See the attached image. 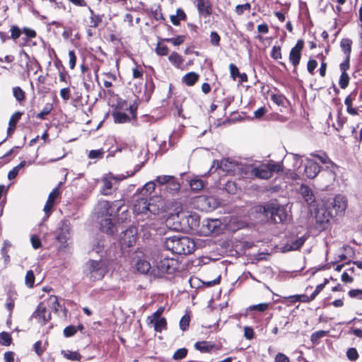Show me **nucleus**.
<instances>
[{"instance_id":"obj_15","label":"nucleus","mask_w":362,"mask_h":362,"mask_svg":"<svg viewBox=\"0 0 362 362\" xmlns=\"http://www.w3.org/2000/svg\"><path fill=\"white\" fill-rule=\"evenodd\" d=\"M196 7L200 16L207 18L213 13V6L210 0H196Z\"/></svg>"},{"instance_id":"obj_63","label":"nucleus","mask_w":362,"mask_h":362,"mask_svg":"<svg viewBox=\"0 0 362 362\" xmlns=\"http://www.w3.org/2000/svg\"><path fill=\"white\" fill-rule=\"evenodd\" d=\"M10 30L11 37L14 40H17L23 33V30H21L17 25H12Z\"/></svg>"},{"instance_id":"obj_41","label":"nucleus","mask_w":362,"mask_h":362,"mask_svg":"<svg viewBox=\"0 0 362 362\" xmlns=\"http://www.w3.org/2000/svg\"><path fill=\"white\" fill-rule=\"evenodd\" d=\"M318 65V63L316 59L313 58H310L307 62V71L311 75L314 76L315 74V69Z\"/></svg>"},{"instance_id":"obj_56","label":"nucleus","mask_w":362,"mask_h":362,"mask_svg":"<svg viewBox=\"0 0 362 362\" xmlns=\"http://www.w3.org/2000/svg\"><path fill=\"white\" fill-rule=\"evenodd\" d=\"M269 306V303H262L257 305H253L250 306L249 309L250 310H255L258 312H264L268 310Z\"/></svg>"},{"instance_id":"obj_27","label":"nucleus","mask_w":362,"mask_h":362,"mask_svg":"<svg viewBox=\"0 0 362 362\" xmlns=\"http://www.w3.org/2000/svg\"><path fill=\"white\" fill-rule=\"evenodd\" d=\"M187 18L185 11L182 8H178L176 10V14L170 16V21L174 25L178 26L180 25V21H186Z\"/></svg>"},{"instance_id":"obj_39","label":"nucleus","mask_w":362,"mask_h":362,"mask_svg":"<svg viewBox=\"0 0 362 362\" xmlns=\"http://www.w3.org/2000/svg\"><path fill=\"white\" fill-rule=\"evenodd\" d=\"M62 354L63 356L69 360L71 361H80L81 356L79 353L76 351H62Z\"/></svg>"},{"instance_id":"obj_24","label":"nucleus","mask_w":362,"mask_h":362,"mask_svg":"<svg viewBox=\"0 0 362 362\" xmlns=\"http://www.w3.org/2000/svg\"><path fill=\"white\" fill-rule=\"evenodd\" d=\"M199 79V74L194 71H190L187 73L182 77V83L187 86H193L198 82Z\"/></svg>"},{"instance_id":"obj_13","label":"nucleus","mask_w":362,"mask_h":362,"mask_svg":"<svg viewBox=\"0 0 362 362\" xmlns=\"http://www.w3.org/2000/svg\"><path fill=\"white\" fill-rule=\"evenodd\" d=\"M357 94L358 90L356 88L344 99L346 112L351 116H356L359 115L358 107L354 105V102L356 100Z\"/></svg>"},{"instance_id":"obj_3","label":"nucleus","mask_w":362,"mask_h":362,"mask_svg":"<svg viewBox=\"0 0 362 362\" xmlns=\"http://www.w3.org/2000/svg\"><path fill=\"white\" fill-rule=\"evenodd\" d=\"M165 244L168 250L177 255H187L193 252L195 249L194 241L186 236L167 238Z\"/></svg>"},{"instance_id":"obj_60","label":"nucleus","mask_w":362,"mask_h":362,"mask_svg":"<svg viewBox=\"0 0 362 362\" xmlns=\"http://www.w3.org/2000/svg\"><path fill=\"white\" fill-rule=\"evenodd\" d=\"M52 110V104H47L43 110L37 115V118L40 119H45L46 116L48 115Z\"/></svg>"},{"instance_id":"obj_2","label":"nucleus","mask_w":362,"mask_h":362,"mask_svg":"<svg viewBox=\"0 0 362 362\" xmlns=\"http://www.w3.org/2000/svg\"><path fill=\"white\" fill-rule=\"evenodd\" d=\"M284 171L282 163H276L270 160L267 163L262 164L257 167H247L245 174L250 179L259 178L267 180L271 178L274 173H279Z\"/></svg>"},{"instance_id":"obj_58","label":"nucleus","mask_w":362,"mask_h":362,"mask_svg":"<svg viewBox=\"0 0 362 362\" xmlns=\"http://www.w3.org/2000/svg\"><path fill=\"white\" fill-rule=\"evenodd\" d=\"M11 337L8 332H3L0 333V344L4 346L10 345L11 342Z\"/></svg>"},{"instance_id":"obj_50","label":"nucleus","mask_w":362,"mask_h":362,"mask_svg":"<svg viewBox=\"0 0 362 362\" xmlns=\"http://www.w3.org/2000/svg\"><path fill=\"white\" fill-rule=\"evenodd\" d=\"M16 293L12 291H10L8 293V302L6 304V307L10 311V314L12 313L14 308V300L16 299Z\"/></svg>"},{"instance_id":"obj_1","label":"nucleus","mask_w":362,"mask_h":362,"mask_svg":"<svg viewBox=\"0 0 362 362\" xmlns=\"http://www.w3.org/2000/svg\"><path fill=\"white\" fill-rule=\"evenodd\" d=\"M347 206L344 196L337 194L334 198L325 202L322 207L319 209L315 215L316 223L320 230H326L332 218L344 214Z\"/></svg>"},{"instance_id":"obj_48","label":"nucleus","mask_w":362,"mask_h":362,"mask_svg":"<svg viewBox=\"0 0 362 362\" xmlns=\"http://www.w3.org/2000/svg\"><path fill=\"white\" fill-rule=\"evenodd\" d=\"M35 283V274L33 271L29 270L27 272L25 278V284L28 288H33Z\"/></svg>"},{"instance_id":"obj_6","label":"nucleus","mask_w":362,"mask_h":362,"mask_svg":"<svg viewBox=\"0 0 362 362\" xmlns=\"http://www.w3.org/2000/svg\"><path fill=\"white\" fill-rule=\"evenodd\" d=\"M266 216L269 217L274 223H283L287 221L288 214L285 206L277 202H272L264 206Z\"/></svg>"},{"instance_id":"obj_9","label":"nucleus","mask_w":362,"mask_h":362,"mask_svg":"<svg viewBox=\"0 0 362 362\" xmlns=\"http://www.w3.org/2000/svg\"><path fill=\"white\" fill-rule=\"evenodd\" d=\"M304 45V40L303 39H298L296 45L290 50L288 59L293 66V72H295L300 64Z\"/></svg>"},{"instance_id":"obj_23","label":"nucleus","mask_w":362,"mask_h":362,"mask_svg":"<svg viewBox=\"0 0 362 362\" xmlns=\"http://www.w3.org/2000/svg\"><path fill=\"white\" fill-rule=\"evenodd\" d=\"M300 193L308 204L311 205L315 202V196L312 189L308 186L302 185L300 187Z\"/></svg>"},{"instance_id":"obj_54","label":"nucleus","mask_w":362,"mask_h":362,"mask_svg":"<svg viewBox=\"0 0 362 362\" xmlns=\"http://www.w3.org/2000/svg\"><path fill=\"white\" fill-rule=\"evenodd\" d=\"M156 182H148L143 186V188L141 190V193L144 195L148 193H151L154 191L156 187Z\"/></svg>"},{"instance_id":"obj_31","label":"nucleus","mask_w":362,"mask_h":362,"mask_svg":"<svg viewBox=\"0 0 362 362\" xmlns=\"http://www.w3.org/2000/svg\"><path fill=\"white\" fill-rule=\"evenodd\" d=\"M110 209V202L105 200L100 201L95 209L98 216L107 217Z\"/></svg>"},{"instance_id":"obj_40","label":"nucleus","mask_w":362,"mask_h":362,"mask_svg":"<svg viewBox=\"0 0 362 362\" xmlns=\"http://www.w3.org/2000/svg\"><path fill=\"white\" fill-rule=\"evenodd\" d=\"M346 121L347 118L341 115V108H339L337 111V126H334L335 129L339 132L343 128Z\"/></svg>"},{"instance_id":"obj_32","label":"nucleus","mask_w":362,"mask_h":362,"mask_svg":"<svg viewBox=\"0 0 362 362\" xmlns=\"http://www.w3.org/2000/svg\"><path fill=\"white\" fill-rule=\"evenodd\" d=\"M101 230L107 234H113L115 233V225L110 218H105L100 222Z\"/></svg>"},{"instance_id":"obj_30","label":"nucleus","mask_w":362,"mask_h":362,"mask_svg":"<svg viewBox=\"0 0 362 362\" xmlns=\"http://www.w3.org/2000/svg\"><path fill=\"white\" fill-rule=\"evenodd\" d=\"M181 185L177 178L174 176H171L170 180L168 182L165 186V189L171 194H175L180 190Z\"/></svg>"},{"instance_id":"obj_28","label":"nucleus","mask_w":362,"mask_h":362,"mask_svg":"<svg viewBox=\"0 0 362 362\" xmlns=\"http://www.w3.org/2000/svg\"><path fill=\"white\" fill-rule=\"evenodd\" d=\"M284 298L286 302H289L291 303H295L296 302L310 303L312 301L311 299L310 298V296L305 294L292 295L286 296Z\"/></svg>"},{"instance_id":"obj_53","label":"nucleus","mask_w":362,"mask_h":362,"mask_svg":"<svg viewBox=\"0 0 362 362\" xmlns=\"http://www.w3.org/2000/svg\"><path fill=\"white\" fill-rule=\"evenodd\" d=\"M156 52L159 56H166L169 53V49L166 45L158 42L156 47Z\"/></svg>"},{"instance_id":"obj_8","label":"nucleus","mask_w":362,"mask_h":362,"mask_svg":"<svg viewBox=\"0 0 362 362\" xmlns=\"http://www.w3.org/2000/svg\"><path fill=\"white\" fill-rule=\"evenodd\" d=\"M139 90L137 91V101L148 102L154 89V84L151 78L145 81L141 78L139 81Z\"/></svg>"},{"instance_id":"obj_43","label":"nucleus","mask_w":362,"mask_h":362,"mask_svg":"<svg viewBox=\"0 0 362 362\" xmlns=\"http://www.w3.org/2000/svg\"><path fill=\"white\" fill-rule=\"evenodd\" d=\"M46 313V308L42 305V303H40L36 310L33 313L32 317L38 318L42 320V316L45 315Z\"/></svg>"},{"instance_id":"obj_20","label":"nucleus","mask_w":362,"mask_h":362,"mask_svg":"<svg viewBox=\"0 0 362 362\" xmlns=\"http://www.w3.org/2000/svg\"><path fill=\"white\" fill-rule=\"evenodd\" d=\"M170 63L177 69H184V58L177 52H173L168 56Z\"/></svg>"},{"instance_id":"obj_25","label":"nucleus","mask_w":362,"mask_h":362,"mask_svg":"<svg viewBox=\"0 0 362 362\" xmlns=\"http://www.w3.org/2000/svg\"><path fill=\"white\" fill-rule=\"evenodd\" d=\"M215 165L216 166V168L226 173L232 171L233 168V163L230 162L228 158H224L221 160H215L214 161L213 167Z\"/></svg>"},{"instance_id":"obj_34","label":"nucleus","mask_w":362,"mask_h":362,"mask_svg":"<svg viewBox=\"0 0 362 362\" xmlns=\"http://www.w3.org/2000/svg\"><path fill=\"white\" fill-rule=\"evenodd\" d=\"M205 186L204 181L199 178L192 179L189 181V187L192 192L197 193L201 191Z\"/></svg>"},{"instance_id":"obj_61","label":"nucleus","mask_w":362,"mask_h":362,"mask_svg":"<svg viewBox=\"0 0 362 362\" xmlns=\"http://www.w3.org/2000/svg\"><path fill=\"white\" fill-rule=\"evenodd\" d=\"M13 93L16 99L21 102L25 99V92L20 87H15L13 88Z\"/></svg>"},{"instance_id":"obj_11","label":"nucleus","mask_w":362,"mask_h":362,"mask_svg":"<svg viewBox=\"0 0 362 362\" xmlns=\"http://www.w3.org/2000/svg\"><path fill=\"white\" fill-rule=\"evenodd\" d=\"M197 202L202 211H212L218 206L219 202L213 196H199Z\"/></svg>"},{"instance_id":"obj_12","label":"nucleus","mask_w":362,"mask_h":362,"mask_svg":"<svg viewBox=\"0 0 362 362\" xmlns=\"http://www.w3.org/2000/svg\"><path fill=\"white\" fill-rule=\"evenodd\" d=\"M310 156L317 159V162L324 165L327 169L330 170L331 171H334V168H337L336 164L332 161V160L329 158L327 153L322 151H317L311 153Z\"/></svg>"},{"instance_id":"obj_47","label":"nucleus","mask_w":362,"mask_h":362,"mask_svg":"<svg viewBox=\"0 0 362 362\" xmlns=\"http://www.w3.org/2000/svg\"><path fill=\"white\" fill-rule=\"evenodd\" d=\"M48 303L54 312L57 313L59 311L60 305L56 296H51L48 300Z\"/></svg>"},{"instance_id":"obj_59","label":"nucleus","mask_w":362,"mask_h":362,"mask_svg":"<svg viewBox=\"0 0 362 362\" xmlns=\"http://www.w3.org/2000/svg\"><path fill=\"white\" fill-rule=\"evenodd\" d=\"M327 334V332L324 330L317 331L311 334L310 340L313 344L318 342L319 339Z\"/></svg>"},{"instance_id":"obj_38","label":"nucleus","mask_w":362,"mask_h":362,"mask_svg":"<svg viewBox=\"0 0 362 362\" xmlns=\"http://www.w3.org/2000/svg\"><path fill=\"white\" fill-rule=\"evenodd\" d=\"M190 315L189 313H185L180 319L179 322L180 328L182 331L185 332L189 329L190 322Z\"/></svg>"},{"instance_id":"obj_36","label":"nucleus","mask_w":362,"mask_h":362,"mask_svg":"<svg viewBox=\"0 0 362 362\" xmlns=\"http://www.w3.org/2000/svg\"><path fill=\"white\" fill-rule=\"evenodd\" d=\"M150 324H153L154 330L157 332H161L163 330H166L168 327L167 320L165 317L158 319Z\"/></svg>"},{"instance_id":"obj_35","label":"nucleus","mask_w":362,"mask_h":362,"mask_svg":"<svg viewBox=\"0 0 362 362\" xmlns=\"http://www.w3.org/2000/svg\"><path fill=\"white\" fill-rule=\"evenodd\" d=\"M122 206V201L117 200L113 202H110V209L107 214L108 217H114L117 216V213Z\"/></svg>"},{"instance_id":"obj_51","label":"nucleus","mask_w":362,"mask_h":362,"mask_svg":"<svg viewBox=\"0 0 362 362\" xmlns=\"http://www.w3.org/2000/svg\"><path fill=\"white\" fill-rule=\"evenodd\" d=\"M329 280L325 279L324 282L317 285L313 292V293L310 296V298L311 300H313L316 296L324 289L325 286L328 284Z\"/></svg>"},{"instance_id":"obj_16","label":"nucleus","mask_w":362,"mask_h":362,"mask_svg":"<svg viewBox=\"0 0 362 362\" xmlns=\"http://www.w3.org/2000/svg\"><path fill=\"white\" fill-rule=\"evenodd\" d=\"M320 171V167L317 161L307 158L305 165L304 175L309 179L315 178Z\"/></svg>"},{"instance_id":"obj_44","label":"nucleus","mask_w":362,"mask_h":362,"mask_svg":"<svg viewBox=\"0 0 362 362\" xmlns=\"http://www.w3.org/2000/svg\"><path fill=\"white\" fill-rule=\"evenodd\" d=\"M26 164L25 160L21 162L17 166L14 167L8 174V180H11L17 176L20 169L23 168Z\"/></svg>"},{"instance_id":"obj_46","label":"nucleus","mask_w":362,"mask_h":362,"mask_svg":"<svg viewBox=\"0 0 362 362\" xmlns=\"http://www.w3.org/2000/svg\"><path fill=\"white\" fill-rule=\"evenodd\" d=\"M187 353L188 350L186 348L178 349L173 354V358L176 361L182 360L187 356Z\"/></svg>"},{"instance_id":"obj_62","label":"nucleus","mask_w":362,"mask_h":362,"mask_svg":"<svg viewBox=\"0 0 362 362\" xmlns=\"http://www.w3.org/2000/svg\"><path fill=\"white\" fill-rule=\"evenodd\" d=\"M172 175H159L155 180V182L158 186L167 185Z\"/></svg>"},{"instance_id":"obj_33","label":"nucleus","mask_w":362,"mask_h":362,"mask_svg":"<svg viewBox=\"0 0 362 362\" xmlns=\"http://www.w3.org/2000/svg\"><path fill=\"white\" fill-rule=\"evenodd\" d=\"M216 221L215 220H206L204 221L202 224V232L206 235L212 233L216 227Z\"/></svg>"},{"instance_id":"obj_42","label":"nucleus","mask_w":362,"mask_h":362,"mask_svg":"<svg viewBox=\"0 0 362 362\" xmlns=\"http://www.w3.org/2000/svg\"><path fill=\"white\" fill-rule=\"evenodd\" d=\"M251 10V4L248 2L244 4H238L235 6V12L238 16H241L245 11H250Z\"/></svg>"},{"instance_id":"obj_64","label":"nucleus","mask_w":362,"mask_h":362,"mask_svg":"<svg viewBox=\"0 0 362 362\" xmlns=\"http://www.w3.org/2000/svg\"><path fill=\"white\" fill-rule=\"evenodd\" d=\"M77 332V328L74 325H69L64 329V335L66 337L74 336Z\"/></svg>"},{"instance_id":"obj_7","label":"nucleus","mask_w":362,"mask_h":362,"mask_svg":"<svg viewBox=\"0 0 362 362\" xmlns=\"http://www.w3.org/2000/svg\"><path fill=\"white\" fill-rule=\"evenodd\" d=\"M107 272V267L104 261L90 259L86 264L85 273L92 281L102 279Z\"/></svg>"},{"instance_id":"obj_4","label":"nucleus","mask_w":362,"mask_h":362,"mask_svg":"<svg viewBox=\"0 0 362 362\" xmlns=\"http://www.w3.org/2000/svg\"><path fill=\"white\" fill-rule=\"evenodd\" d=\"M168 208L165 200L160 197H151L148 202L143 197L137 198V214H145L147 211L153 214H159L166 212Z\"/></svg>"},{"instance_id":"obj_22","label":"nucleus","mask_w":362,"mask_h":362,"mask_svg":"<svg viewBox=\"0 0 362 362\" xmlns=\"http://www.w3.org/2000/svg\"><path fill=\"white\" fill-rule=\"evenodd\" d=\"M70 237V223L67 221H64L62 223L60 228V233L57 236V239L61 243H65Z\"/></svg>"},{"instance_id":"obj_37","label":"nucleus","mask_w":362,"mask_h":362,"mask_svg":"<svg viewBox=\"0 0 362 362\" xmlns=\"http://www.w3.org/2000/svg\"><path fill=\"white\" fill-rule=\"evenodd\" d=\"M112 116L116 123H124L130 121V117L125 112H114Z\"/></svg>"},{"instance_id":"obj_55","label":"nucleus","mask_w":362,"mask_h":362,"mask_svg":"<svg viewBox=\"0 0 362 362\" xmlns=\"http://www.w3.org/2000/svg\"><path fill=\"white\" fill-rule=\"evenodd\" d=\"M165 308L162 306L158 308V310L152 314V315L148 317V322H152V321H155L158 319H160L163 317H161L162 314L164 312Z\"/></svg>"},{"instance_id":"obj_57","label":"nucleus","mask_w":362,"mask_h":362,"mask_svg":"<svg viewBox=\"0 0 362 362\" xmlns=\"http://www.w3.org/2000/svg\"><path fill=\"white\" fill-rule=\"evenodd\" d=\"M221 37L216 31H211L210 33V42L214 47L220 45Z\"/></svg>"},{"instance_id":"obj_29","label":"nucleus","mask_w":362,"mask_h":362,"mask_svg":"<svg viewBox=\"0 0 362 362\" xmlns=\"http://www.w3.org/2000/svg\"><path fill=\"white\" fill-rule=\"evenodd\" d=\"M214 346V344L207 341H197L194 344V348L202 353H209Z\"/></svg>"},{"instance_id":"obj_10","label":"nucleus","mask_w":362,"mask_h":362,"mask_svg":"<svg viewBox=\"0 0 362 362\" xmlns=\"http://www.w3.org/2000/svg\"><path fill=\"white\" fill-rule=\"evenodd\" d=\"M122 249L129 251L136 244V227L130 226L125 231L122 232L120 240Z\"/></svg>"},{"instance_id":"obj_14","label":"nucleus","mask_w":362,"mask_h":362,"mask_svg":"<svg viewBox=\"0 0 362 362\" xmlns=\"http://www.w3.org/2000/svg\"><path fill=\"white\" fill-rule=\"evenodd\" d=\"M146 257H147V255L137 248V258H139L137 260V272L144 274H146L149 272H152L153 267L151 266L150 262L145 259Z\"/></svg>"},{"instance_id":"obj_21","label":"nucleus","mask_w":362,"mask_h":362,"mask_svg":"<svg viewBox=\"0 0 362 362\" xmlns=\"http://www.w3.org/2000/svg\"><path fill=\"white\" fill-rule=\"evenodd\" d=\"M274 89L277 93H272L271 94V100L276 105L286 107V104L289 103V100L284 94L281 93L279 90L276 88H274Z\"/></svg>"},{"instance_id":"obj_17","label":"nucleus","mask_w":362,"mask_h":362,"mask_svg":"<svg viewBox=\"0 0 362 362\" xmlns=\"http://www.w3.org/2000/svg\"><path fill=\"white\" fill-rule=\"evenodd\" d=\"M350 69V64L341 63L339 64V69L341 74L339 79V86L341 89L346 88L350 82V77L347 73V71Z\"/></svg>"},{"instance_id":"obj_19","label":"nucleus","mask_w":362,"mask_h":362,"mask_svg":"<svg viewBox=\"0 0 362 362\" xmlns=\"http://www.w3.org/2000/svg\"><path fill=\"white\" fill-rule=\"evenodd\" d=\"M113 180L117 182V179L116 177H114L112 175L105 176L103 178V180H102L103 186L101 187V192L103 194L108 195L112 193V186H113V182H112Z\"/></svg>"},{"instance_id":"obj_52","label":"nucleus","mask_w":362,"mask_h":362,"mask_svg":"<svg viewBox=\"0 0 362 362\" xmlns=\"http://www.w3.org/2000/svg\"><path fill=\"white\" fill-rule=\"evenodd\" d=\"M185 35H178L176 37L164 39V40L168 42H171L175 46H179L185 42Z\"/></svg>"},{"instance_id":"obj_26","label":"nucleus","mask_w":362,"mask_h":362,"mask_svg":"<svg viewBox=\"0 0 362 362\" xmlns=\"http://www.w3.org/2000/svg\"><path fill=\"white\" fill-rule=\"evenodd\" d=\"M307 238L308 236L303 235L298 238L295 240H291L287 243L286 245V248L288 251L299 250L303 245Z\"/></svg>"},{"instance_id":"obj_49","label":"nucleus","mask_w":362,"mask_h":362,"mask_svg":"<svg viewBox=\"0 0 362 362\" xmlns=\"http://www.w3.org/2000/svg\"><path fill=\"white\" fill-rule=\"evenodd\" d=\"M270 56L274 60H278V59H282V53H281V46L274 45L272 47Z\"/></svg>"},{"instance_id":"obj_18","label":"nucleus","mask_w":362,"mask_h":362,"mask_svg":"<svg viewBox=\"0 0 362 362\" xmlns=\"http://www.w3.org/2000/svg\"><path fill=\"white\" fill-rule=\"evenodd\" d=\"M353 42L349 38H342L340 41V47L343 53L345 54V59L342 63L350 64L351 47Z\"/></svg>"},{"instance_id":"obj_5","label":"nucleus","mask_w":362,"mask_h":362,"mask_svg":"<svg viewBox=\"0 0 362 362\" xmlns=\"http://www.w3.org/2000/svg\"><path fill=\"white\" fill-rule=\"evenodd\" d=\"M180 262L174 257H162L156 264V267H153L152 274L157 277H163L165 274H173L179 271Z\"/></svg>"},{"instance_id":"obj_45","label":"nucleus","mask_w":362,"mask_h":362,"mask_svg":"<svg viewBox=\"0 0 362 362\" xmlns=\"http://www.w3.org/2000/svg\"><path fill=\"white\" fill-rule=\"evenodd\" d=\"M346 355L347 358L351 361H355L359 358L358 352L354 347L349 348L346 351Z\"/></svg>"}]
</instances>
